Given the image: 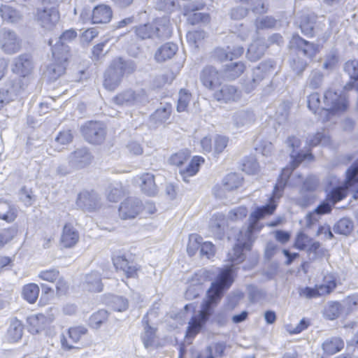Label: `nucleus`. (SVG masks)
Segmentation results:
<instances>
[{
	"mask_svg": "<svg viewBox=\"0 0 358 358\" xmlns=\"http://www.w3.org/2000/svg\"><path fill=\"white\" fill-rule=\"evenodd\" d=\"M108 316L107 310L103 309L99 310L93 313L90 317V325L94 329H98L108 319Z\"/></svg>",
	"mask_w": 358,
	"mask_h": 358,
	"instance_id": "53",
	"label": "nucleus"
},
{
	"mask_svg": "<svg viewBox=\"0 0 358 358\" xmlns=\"http://www.w3.org/2000/svg\"><path fill=\"white\" fill-rule=\"evenodd\" d=\"M0 45L5 53L13 55L20 50L21 41L15 31L4 28L0 32Z\"/></svg>",
	"mask_w": 358,
	"mask_h": 358,
	"instance_id": "11",
	"label": "nucleus"
},
{
	"mask_svg": "<svg viewBox=\"0 0 358 358\" xmlns=\"http://www.w3.org/2000/svg\"><path fill=\"white\" fill-rule=\"evenodd\" d=\"M114 101L118 105L127 106H144L149 102V97L143 89H129L118 94L114 98Z\"/></svg>",
	"mask_w": 358,
	"mask_h": 358,
	"instance_id": "8",
	"label": "nucleus"
},
{
	"mask_svg": "<svg viewBox=\"0 0 358 358\" xmlns=\"http://www.w3.org/2000/svg\"><path fill=\"white\" fill-rule=\"evenodd\" d=\"M141 190L148 196H154L157 192V187L155 182V176L150 173H145L141 177Z\"/></svg>",
	"mask_w": 358,
	"mask_h": 358,
	"instance_id": "37",
	"label": "nucleus"
},
{
	"mask_svg": "<svg viewBox=\"0 0 358 358\" xmlns=\"http://www.w3.org/2000/svg\"><path fill=\"white\" fill-rule=\"evenodd\" d=\"M113 12L110 6L101 4L95 6L92 13V24H105L110 21Z\"/></svg>",
	"mask_w": 358,
	"mask_h": 358,
	"instance_id": "23",
	"label": "nucleus"
},
{
	"mask_svg": "<svg viewBox=\"0 0 358 358\" xmlns=\"http://www.w3.org/2000/svg\"><path fill=\"white\" fill-rule=\"evenodd\" d=\"M254 211L250 215V224L246 229L241 230L237 237V243L234 247L232 251L229 253V258L234 264L241 263L245 259L243 253L244 250H249L251 248L254 241L253 234L261 230L262 225L259 221L263 219L266 215L259 213L253 216Z\"/></svg>",
	"mask_w": 358,
	"mask_h": 358,
	"instance_id": "4",
	"label": "nucleus"
},
{
	"mask_svg": "<svg viewBox=\"0 0 358 358\" xmlns=\"http://www.w3.org/2000/svg\"><path fill=\"white\" fill-rule=\"evenodd\" d=\"M28 84V78L24 76H15L9 83L10 87L8 90L9 95L12 96V100L15 96L20 95L27 87Z\"/></svg>",
	"mask_w": 358,
	"mask_h": 358,
	"instance_id": "32",
	"label": "nucleus"
},
{
	"mask_svg": "<svg viewBox=\"0 0 358 358\" xmlns=\"http://www.w3.org/2000/svg\"><path fill=\"white\" fill-rule=\"evenodd\" d=\"M323 82V74L319 71H313L308 79L307 87L315 90L321 87Z\"/></svg>",
	"mask_w": 358,
	"mask_h": 358,
	"instance_id": "55",
	"label": "nucleus"
},
{
	"mask_svg": "<svg viewBox=\"0 0 358 358\" xmlns=\"http://www.w3.org/2000/svg\"><path fill=\"white\" fill-rule=\"evenodd\" d=\"M204 162V159L200 156L194 157L187 166L180 170L182 180L187 181V178L195 176L200 168V166Z\"/></svg>",
	"mask_w": 358,
	"mask_h": 358,
	"instance_id": "34",
	"label": "nucleus"
},
{
	"mask_svg": "<svg viewBox=\"0 0 358 358\" xmlns=\"http://www.w3.org/2000/svg\"><path fill=\"white\" fill-rule=\"evenodd\" d=\"M87 328L83 326L71 327L68 331L69 338L71 340L72 343H76L80 341L83 336L87 334Z\"/></svg>",
	"mask_w": 358,
	"mask_h": 358,
	"instance_id": "58",
	"label": "nucleus"
},
{
	"mask_svg": "<svg viewBox=\"0 0 358 358\" xmlns=\"http://www.w3.org/2000/svg\"><path fill=\"white\" fill-rule=\"evenodd\" d=\"M344 341L338 336L327 338L322 344V348L327 356H331L343 350Z\"/></svg>",
	"mask_w": 358,
	"mask_h": 358,
	"instance_id": "28",
	"label": "nucleus"
},
{
	"mask_svg": "<svg viewBox=\"0 0 358 358\" xmlns=\"http://www.w3.org/2000/svg\"><path fill=\"white\" fill-rule=\"evenodd\" d=\"M290 45L292 48H296L304 56L308 58L312 59L319 52V45L310 43L298 34L294 35L290 41Z\"/></svg>",
	"mask_w": 358,
	"mask_h": 358,
	"instance_id": "17",
	"label": "nucleus"
},
{
	"mask_svg": "<svg viewBox=\"0 0 358 358\" xmlns=\"http://www.w3.org/2000/svg\"><path fill=\"white\" fill-rule=\"evenodd\" d=\"M259 169V166L253 157L246 158L242 164V170L249 175L257 173Z\"/></svg>",
	"mask_w": 358,
	"mask_h": 358,
	"instance_id": "56",
	"label": "nucleus"
},
{
	"mask_svg": "<svg viewBox=\"0 0 358 358\" xmlns=\"http://www.w3.org/2000/svg\"><path fill=\"white\" fill-rule=\"evenodd\" d=\"M273 69L274 62L272 60L260 63L253 69L252 78L244 83L243 88L245 92L250 93L253 91L259 83L273 71Z\"/></svg>",
	"mask_w": 358,
	"mask_h": 358,
	"instance_id": "10",
	"label": "nucleus"
},
{
	"mask_svg": "<svg viewBox=\"0 0 358 358\" xmlns=\"http://www.w3.org/2000/svg\"><path fill=\"white\" fill-rule=\"evenodd\" d=\"M245 69V65L242 62H230L224 66L222 76L227 80H233L238 78Z\"/></svg>",
	"mask_w": 358,
	"mask_h": 358,
	"instance_id": "30",
	"label": "nucleus"
},
{
	"mask_svg": "<svg viewBox=\"0 0 358 358\" xmlns=\"http://www.w3.org/2000/svg\"><path fill=\"white\" fill-rule=\"evenodd\" d=\"M134 31L136 36L141 40L155 38L156 35V29L154 24L150 23L135 27Z\"/></svg>",
	"mask_w": 358,
	"mask_h": 358,
	"instance_id": "42",
	"label": "nucleus"
},
{
	"mask_svg": "<svg viewBox=\"0 0 358 358\" xmlns=\"http://www.w3.org/2000/svg\"><path fill=\"white\" fill-rule=\"evenodd\" d=\"M353 229V222L348 218H342L334 227L336 234L342 235L349 234Z\"/></svg>",
	"mask_w": 358,
	"mask_h": 358,
	"instance_id": "50",
	"label": "nucleus"
},
{
	"mask_svg": "<svg viewBox=\"0 0 358 358\" xmlns=\"http://www.w3.org/2000/svg\"><path fill=\"white\" fill-rule=\"evenodd\" d=\"M344 70L350 78L358 80V60L347 62L345 64Z\"/></svg>",
	"mask_w": 358,
	"mask_h": 358,
	"instance_id": "64",
	"label": "nucleus"
},
{
	"mask_svg": "<svg viewBox=\"0 0 358 358\" xmlns=\"http://www.w3.org/2000/svg\"><path fill=\"white\" fill-rule=\"evenodd\" d=\"M200 80L205 87L214 90L220 85V74L215 68L208 66L201 72Z\"/></svg>",
	"mask_w": 358,
	"mask_h": 358,
	"instance_id": "19",
	"label": "nucleus"
},
{
	"mask_svg": "<svg viewBox=\"0 0 358 358\" xmlns=\"http://www.w3.org/2000/svg\"><path fill=\"white\" fill-rule=\"evenodd\" d=\"M308 108L314 114L318 113L319 119L322 122L329 120L331 114L346 110L348 106V99L344 93L338 94L329 89L325 91L323 104L320 99V95L317 92L310 94L307 99Z\"/></svg>",
	"mask_w": 358,
	"mask_h": 358,
	"instance_id": "2",
	"label": "nucleus"
},
{
	"mask_svg": "<svg viewBox=\"0 0 358 358\" xmlns=\"http://www.w3.org/2000/svg\"><path fill=\"white\" fill-rule=\"evenodd\" d=\"M341 311H343V308L341 303L338 301H331L328 303L325 309L324 314L329 320H334L339 317Z\"/></svg>",
	"mask_w": 358,
	"mask_h": 358,
	"instance_id": "52",
	"label": "nucleus"
},
{
	"mask_svg": "<svg viewBox=\"0 0 358 358\" xmlns=\"http://www.w3.org/2000/svg\"><path fill=\"white\" fill-rule=\"evenodd\" d=\"M204 7V3H189L185 6V15L187 16L189 24L194 25L198 24H206L210 22L209 14L206 13L196 12Z\"/></svg>",
	"mask_w": 358,
	"mask_h": 358,
	"instance_id": "12",
	"label": "nucleus"
},
{
	"mask_svg": "<svg viewBox=\"0 0 358 358\" xmlns=\"http://www.w3.org/2000/svg\"><path fill=\"white\" fill-rule=\"evenodd\" d=\"M191 99V94L184 89L179 92V97L178 100L177 110L183 112L186 110Z\"/></svg>",
	"mask_w": 358,
	"mask_h": 358,
	"instance_id": "57",
	"label": "nucleus"
},
{
	"mask_svg": "<svg viewBox=\"0 0 358 358\" xmlns=\"http://www.w3.org/2000/svg\"><path fill=\"white\" fill-rule=\"evenodd\" d=\"M19 199L27 207L31 206L35 200L31 190L27 189L25 187L20 189Z\"/></svg>",
	"mask_w": 358,
	"mask_h": 358,
	"instance_id": "62",
	"label": "nucleus"
},
{
	"mask_svg": "<svg viewBox=\"0 0 358 358\" xmlns=\"http://www.w3.org/2000/svg\"><path fill=\"white\" fill-rule=\"evenodd\" d=\"M214 98L218 101L228 103L237 101L241 97V92L231 85H224L219 90L215 92Z\"/></svg>",
	"mask_w": 358,
	"mask_h": 358,
	"instance_id": "20",
	"label": "nucleus"
},
{
	"mask_svg": "<svg viewBox=\"0 0 358 358\" xmlns=\"http://www.w3.org/2000/svg\"><path fill=\"white\" fill-rule=\"evenodd\" d=\"M171 112V104L162 103L161 106L152 114L150 120L157 124L164 123L169 119Z\"/></svg>",
	"mask_w": 358,
	"mask_h": 358,
	"instance_id": "36",
	"label": "nucleus"
},
{
	"mask_svg": "<svg viewBox=\"0 0 358 358\" xmlns=\"http://www.w3.org/2000/svg\"><path fill=\"white\" fill-rule=\"evenodd\" d=\"M39 287L36 284L30 283L23 287L22 295L24 299L30 303H34L38 299Z\"/></svg>",
	"mask_w": 358,
	"mask_h": 358,
	"instance_id": "48",
	"label": "nucleus"
},
{
	"mask_svg": "<svg viewBox=\"0 0 358 358\" xmlns=\"http://www.w3.org/2000/svg\"><path fill=\"white\" fill-rule=\"evenodd\" d=\"M317 16L313 13H303L299 17L297 23L301 32L306 36H314V25Z\"/></svg>",
	"mask_w": 358,
	"mask_h": 358,
	"instance_id": "24",
	"label": "nucleus"
},
{
	"mask_svg": "<svg viewBox=\"0 0 358 358\" xmlns=\"http://www.w3.org/2000/svg\"><path fill=\"white\" fill-rule=\"evenodd\" d=\"M77 37V33L73 29H69L65 31L59 38V40L53 45V40L49 41V45L51 46V49L55 47H59V51L63 52V48L66 47L68 49V54L69 53V47L66 44L69 42L72 41Z\"/></svg>",
	"mask_w": 358,
	"mask_h": 358,
	"instance_id": "39",
	"label": "nucleus"
},
{
	"mask_svg": "<svg viewBox=\"0 0 358 358\" xmlns=\"http://www.w3.org/2000/svg\"><path fill=\"white\" fill-rule=\"evenodd\" d=\"M136 68L133 61H125L122 58L114 59L104 74L105 88L110 91L115 90L120 84L124 75L132 73Z\"/></svg>",
	"mask_w": 358,
	"mask_h": 358,
	"instance_id": "5",
	"label": "nucleus"
},
{
	"mask_svg": "<svg viewBox=\"0 0 358 358\" xmlns=\"http://www.w3.org/2000/svg\"><path fill=\"white\" fill-rule=\"evenodd\" d=\"M292 159L289 166H286L282 170L281 174L274 186L273 194L269 198L268 201L265 205L257 207L254 210L253 216H256L259 213L270 215H272L275 210L278 206V201L282 196V192L288 179L292 174V171L303 161H311L313 159L312 153H302L299 152L296 155L294 153L290 154Z\"/></svg>",
	"mask_w": 358,
	"mask_h": 358,
	"instance_id": "3",
	"label": "nucleus"
},
{
	"mask_svg": "<svg viewBox=\"0 0 358 358\" xmlns=\"http://www.w3.org/2000/svg\"><path fill=\"white\" fill-rule=\"evenodd\" d=\"M17 217V207L11 201L0 199V220L11 223Z\"/></svg>",
	"mask_w": 358,
	"mask_h": 358,
	"instance_id": "25",
	"label": "nucleus"
},
{
	"mask_svg": "<svg viewBox=\"0 0 358 358\" xmlns=\"http://www.w3.org/2000/svg\"><path fill=\"white\" fill-rule=\"evenodd\" d=\"M123 195L122 186L121 183H111L108 189L107 198L111 202H117Z\"/></svg>",
	"mask_w": 358,
	"mask_h": 358,
	"instance_id": "51",
	"label": "nucleus"
},
{
	"mask_svg": "<svg viewBox=\"0 0 358 358\" xmlns=\"http://www.w3.org/2000/svg\"><path fill=\"white\" fill-rule=\"evenodd\" d=\"M76 205L83 210L94 211L101 206L100 198L94 191H83L78 196Z\"/></svg>",
	"mask_w": 358,
	"mask_h": 358,
	"instance_id": "14",
	"label": "nucleus"
},
{
	"mask_svg": "<svg viewBox=\"0 0 358 358\" xmlns=\"http://www.w3.org/2000/svg\"><path fill=\"white\" fill-rule=\"evenodd\" d=\"M243 178L241 175L236 173H231L227 175L223 179V187L226 190H234L241 186Z\"/></svg>",
	"mask_w": 358,
	"mask_h": 358,
	"instance_id": "45",
	"label": "nucleus"
},
{
	"mask_svg": "<svg viewBox=\"0 0 358 358\" xmlns=\"http://www.w3.org/2000/svg\"><path fill=\"white\" fill-rule=\"evenodd\" d=\"M113 263L115 268L122 271L127 278L137 276V264L133 261H129L124 254L114 255Z\"/></svg>",
	"mask_w": 358,
	"mask_h": 358,
	"instance_id": "16",
	"label": "nucleus"
},
{
	"mask_svg": "<svg viewBox=\"0 0 358 358\" xmlns=\"http://www.w3.org/2000/svg\"><path fill=\"white\" fill-rule=\"evenodd\" d=\"M231 121L233 126L237 129L248 128L255 122V115L249 109H242L233 113Z\"/></svg>",
	"mask_w": 358,
	"mask_h": 358,
	"instance_id": "18",
	"label": "nucleus"
},
{
	"mask_svg": "<svg viewBox=\"0 0 358 358\" xmlns=\"http://www.w3.org/2000/svg\"><path fill=\"white\" fill-rule=\"evenodd\" d=\"M347 185L354 192L353 197L358 199V160L355 161L347 170Z\"/></svg>",
	"mask_w": 358,
	"mask_h": 358,
	"instance_id": "31",
	"label": "nucleus"
},
{
	"mask_svg": "<svg viewBox=\"0 0 358 358\" xmlns=\"http://www.w3.org/2000/svg\"><path fill=\"white\" fill-rule=\"evenodd\" d=\"M268 45L264 39H257L253 41L249 46L247 51V57L252 62H256L264 55Z\"/></svg>",
	"mask_w": 358,
	"mask_h": 358,
	"instance_id": "27",
	"label": "nucleus"
},
{
	"mask_svg": "<svg viewBox=\"0 0 358 358\" xmlns=\"http://www.w3.org/2000/svg\"><path fill=\"white\" fill-rule=\"evenodd\" d=\"M329 142V136L324 131L317 132L315 134H310L306 140V143L309 147H315L318 145H328Z\"/></svg>",
	"mask_w": 358,
	"mask_h": 358,
	"instance_id": "47",
	"label": "nucleus"
},
{
	"mask_svg": "<svg viewBox=\"0 0 358 358\" xmlns=\"http://www.w3.org/2000/svg\"><path fill=\"white\" fill-rule=\"evenodd\" d=\"M57 0H42V7L37 9L36 18L41 26L45 29H50L59 21Z\"/></svg>",
	"mask_w": 358,
	"mask_h": 358,
	"instance_id": "6",
	"label": "nucleus"
},
{
	"mask_svg": "<svg viewBox=\"0 0 358 358\" xmlns=\"http://www.w3.org/2000/svg\"><path fill=\"white\" fill-rule=\"evenodd\" d=\"M317 297L330 294L336 287V282L334 277L326 276L324 283L315 286Z\"/></svg>",
	"mask_w": 358,
	"mask_h": 358,
	"instance_id": "44",
	"label": "nucleus"
},
{
	"mask_svg": "<svg viewBox=\"0 0 358 358\" xmlns=\"http://www.w3.org/2000/svg\"><path fill=\"white\" fill-rule=\"evenodd\" d=\"M22 323L17 320L12 321L7 331L8 340L11 343L18 341L22 338Z\"/></svg>",
	"mask_w": 358,
	"mask_h": 358,
	"instance_id": "46",
	"label": "nucleus"
},
{
	"mask_svg": "<svg viewBox=\"0 0 358 358\" xmlns=\"http://www.w3.org/2000/svg\"><path fill=\"white\" fill-rule=\"evenodd\" d=\"M147 317L143 318V322H146V325L144 327V332L141 336L143 345L145 348H148L152 345L155 338V329L152 328L148 324Z\"/></svg>",
	"mask_w": 358,
	"mask_h": 358,
	"instance_id": "49",
	"label": "nucleus"
},
{
	"mask_svg": "<svg viewBox=\"0 0 358 358\" xmlns=\"http://www.w3.org/2000/svg\"><path fill=\"white\" fill-rule=\"evenodd\" d=\"M81 131L85 139L92 144H101L106 134L104 124L97 121L87 122L82 127Z\"/></svg>",
	"mask_w": 358,
	"mask_h": 358,
	"instance_id": "9",
	"label": "nucleus"
},
{
	"mask_svg": "<svg viewBox=\"0 0 358 358\" xmlns=\"http://www.w3.org/2000/svg\"><path fill=\"white\" fill-rule=\"evenodd\" d=\"M189 156V153L187 150H180L172 155L169 162L173 165L180 166L188 159Z\"/></svg>",
	"mask_w": 358,
	"mask_h": 358,
	"instance_id": "63",
	"label": "nucleus"
},
{
	"mask_svg": "<svg viewBox=\"0 0 358 358\" xmlns=\"http://www.w3.org/2000/svg\"><path fill=\"white\" fill-rule=\"evenodd\" d=\"M83 285L84 287L90 292H101L103 285L101 282L100 273L97 271H93L90 273L87 274L85 275Z\"/></svg>",
	"mask_w": 358,
	"mask_h": 358,
	"instance_id": "33",
	"label": "nucleus"
},
{
	"mask_svg": "<svg viewBox=\"0 0 358 358\" xmlns=\"http://www.w3.org/2000/svg\"><path fill=\"white\" fill-rule=\"evenodd\" d=\"M59 47L52 48L53 62L47 66L45 76L48 79L54 82L63 75L66 71L68 62V49L63 48V52H60Z\"/></svg>",
	"mask_w": 358,
	"mask_h": 358,
	"instance_id": "7",
	"label": "nucleus"
},
{
	"mask_svg": "<svg viewBox=\"0 0 358 358\" xmlns=\"http://www.w3.org/2000/svg\"><path fill=\"white\" fill-rule=\"evenodd\" d=\"M244 52L242 46H227V49L217 48L215 50V57L220 61L233 60L241 56Z\"/></svg>",
	"mask_w": 358,
	"mask_h": 358,
	"instance_id": "29",
	"label": "nucleus"
},
{
	"mask_svg": "<svg viewBox=\"0 0 358 358\" xmlns=\"http://www.w3.org/2000/svg\"><path fill=\"white\" fill-rule=\"evenodd\" d=\"M348 191H350V187L347 185V178L345 182L341 185L336 186L328 194V200L332 203H336L343 200L347 196Z\"/></svg>",
	"mask_w": 358,
	"mask_h": 358,
	"instance_id": "40",
	"label": "nucleus"
},
{
	"mask_svg": "<svg viewBox=\"0 0 358 358\" xmlns=\"http://www.w3.org/2000/svg\"><path fill=\"white\" fill-rule=\"evenodd\" d=\"M78 231L72 225L65 224L60 239L62 245L64 248H72L78 243Z\"/></svg>",
	"mask_w": 358,
	"mask_h": 358,
	"instance_id": "26",
	"label": "nucleus"
},
{
	"mask_svg": "<svg viewBox=\"0 0 358 358\" xmlns=\"http://www.w3.org/2000/svg\"><path fill=\"white\" fill-rule=\"evenodd\" d=\"M178 46L172 43H166L160 46L156 51L155 57L158 62L171 59L177 52Z\"/></svg>",
	"mask_w": 358,
	"mask_h": 358,
	"instance_id": "35",
	"label": "nucleus"
},
{
	"mask_svg": "<svg viewBox=\"0 0 358 358\" xmlns=\"http://www.w3.org/2000/svg\"><path fill=\"white\" fill-rule=\"evenodd\" d=\"M92 159L93 156L87 148H77L68 157L70 166L77 170L89 166Z\"/></svg>",
	"mask_w": 358,
	"mask_h": 358,
	"instance_id": "13",
	"label": "nucleus"
},
{
	"mask_svg": "<svg viewBox=\"0 0 358 358\" xmlns=\"http://www.w3.org/2000/svg\"><path fill=\"white\" fill-rule=\"evenodd\" d=\"M32 69L31 56L28 54H22L14 59L13 71L18 75L26 77Z\"/></svg>",
	"mask_w": 358,
	"mask_h": 358,
	"instance_id": "22",
	"label": "nucleus"
},
{
	"mask_svg": "<svg viewBox=\"0 0 358 358\" xmlns=\"http://www.w3.org/2000/svg\"><path fill=\"white\" fill-rule=\"evenodd\" d=\"M235 276L236 271L233 264L226 266L220 270L215 280L211 283V286L208 290V301L202 305V309L199 314L192 317L189 322L186 333L187 337L193 338L199 332L213 314V306L217 303L224 293L230 288Z\"/></svg>",
	"mask_w": 358,
	"mask_h": 358,
	"instance_id": "1",
	"label": "nucleus"
},
{
	"mask_svg": "<svg viewBox=\"0 0 358 358\" xmlns=\"http://www.w3.org/2000/svg\"><path fill=\"white\" fill-rule=\"evenodd\" d=\"M225 220L222 214L214 215L210 220L209 228L213 234L221 239L224 235Z\"/></svg>",
	"mask_w": 358,
	"mask_h": 358,
	"instance_id": "38",
	"label": "nucleus"
},
{
	"mask_svg": "<svg viewBox=\"0 0 358 358\" xmlns=\"http://www.w3.org/2000/svg\"><path fill=\"white\" fill-rule=\"evenodd\" d=\"M276 20L271 16H264L257 18L255 22L257 29H271L275 26Z\"/></svg>",
	"mask_w": 358,
	"mask_h": 358,
	"instance_id": "59",
	"label": "nucleus"
},
{
	"mask_svg": "<svg viewBox=\"0 0 358 358\" xmlns=\"http://www.w3.org/2000/svg\"><path fill=\"white\" fill-rule=\"evenodd\" d=\"M154 26L156 29L155 38L163 39L171 36L172 27L167 19L164 18L156 22Z\"/></svg>",
	"mask_w": 358,
	"mask_h": 358,
	"instance_id": "43",
	"label": "nucleus"
},
{
	"mask_svg": "<svg viewBox=\"0 0 358 358\" xmlns=\"http://www.w3.org/2000/svg\"><path fill=\"white\" fill-rule=\"evenodd\" d=\"M53 320V314L45 316L42 313L33 315L27 318L29 331L31 334H38L45 329Z\"/></svg>",
	"mask_w": 358,
	"mask_h": 358,
	"instance_id": "21",
	"label": "nucleus"
},
{
	"mask_svg": "<svg viewBox=\"0 0 358 358\" xmlns=\"http://www.w3.org/2000/svg\"><path fill=\"white\" fill-rule=\"evenodd\" d=\"M110 306L114 310L122 312L127 309L128 301L122 296H113L111 299Z\"/></svg>",
	"mask_w": 358,
	"mask_h": 358,
	"instance_id": "60",
	"label": "nucleus"
},
{
	"mask_svg": "<svg viewBox=\"0 0 358 358\" xmlns=\"http://www.w3.org/2000/svg\"><path fill=\"white\" fill-rule=\"evenodd\" d=\"M231 31L236 34L237 37L243 41L247 40L252 33V30L247 26H244L243 24H235Z\"/></svg>",
	"mask_w": 358,
	"mask_h": 358,
	"instance_id": "61",
	"label": "nucleus"
},
{
	"mask_svg": "<svg viewBox=\"0 0 358 358\" xmlns=\"http://www.w3.org/2000/svg\"><path fill=\"white\" fill-rule=\"evenodd\" d=\"M0 15L4 21L10 23L17 22L22 18V14L19 10L3 4L0 6Z\"/></svg>",
	"mask_w": 358,
	"mask_h": 358,
	"instance_id": "41",
	"label": "nucleus"
},
{
	"mask_svg": "<svg viewBox=\"0 0 358 358\" xmlns=\"http://www.w3.org/2000/svg\"><path fill=\"white\" fill-rule=\"evenodd\" d=\"M343 311L348 314L358 309V294H352L345 298L341 302Z\"/></svg>",
	"mask_w": 358,
	"mask_h": 358,
	"instance_id": "54",
	"label": "nucleus"
},
{
	"mask_svg": "<svg viewBox=\"0 0 358 358\" xmlns=\"http://www.w3.org/2000/svg\"><path fill=\"white\" fill-rule=\"evenodd\" d=\"M143 210V203L137 198L129 197L119 207L120 217L123 220L134 218Z\"/></svg>",
	"mask_w": 358,
	"mask_h": 358,
	"instance_id": "15",
	"label": "nucleus"
}]
</instances>
